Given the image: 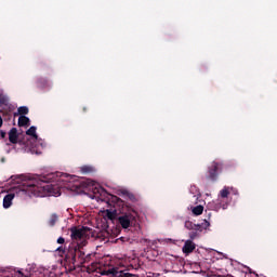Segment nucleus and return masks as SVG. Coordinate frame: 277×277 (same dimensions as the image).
<instances>
[{
	"label": "nucleus",
	"mask_w": 277,
	"mask_h": 277,
	"mask_svg": "<svg viewBox=\"0 0 277 277\" xmlns=\"http://www.w3.org/2000/svg\"><path fill=\"white\" fill-rule=\"evenodd\" d=\"M222 172V162L213 161L208 167V174L206 175L207 181H211V183H215L217 181V174Z\"/></svg>",
	"instance_id": "nucleus-5"
},
{
	"label": "nucleus",
	"mask_w": 277,
	"mask_h": 277,
	"mask_svg": "<svg viewBox=\"0 0 277 277\" xmlns=\"http://www.w3.org/2000/svg\"><path fill=\"white\" fill-rule=\"evenodd\" d=\"M3 127V118L0 116V128Z\"/></svg>",
	"instance_id": "nucleus-29"
},
{
	"label": "nucleus",
	"mask_w": 277,
	"mask_h": 277,
	"mask_svg": "<svg viewBox=\"0 0 277 277\" xmlns=\"http://www.w3.org/2000/svg\"><path fill=\"white\" fill-rule=\"evenodd\" d=\"M9 142L11 144H19V146H29V141L25 142L23 140H18V130L16 128H12L10 130Z\"/></svg>",
	"instance_id": "nucleus-6"
},
{
	"label": "nucleus",
	"mask_w": 277,
	"mask_h": 277,
	"mask_svg": "<svg viewBox=\"0 0 277 277\" xmlns=\"http://www.w3.org/2000/svg\"><path fill=\"white\" fill-rule=\"evenodd\" d=\"M1 163H5V158H1Z\"/></svg>",
	"instance_id": "nucleus-31"
},
{
	"label": "nucleus",
	"mask_w": 277,
	"mask_h": 277,
	"mask_svg": "<svg viewBox=\"0 0 277 277\" xmlns=\"http://www.w3.org/2000/svg\"><path fill=\"white\" fill-rule=\"evenodd\" d=\"M189 237H190V239H196V237H198V230H196V232H190V233H189Z\"/></svg>",
	"instance_id": "nucleus-24"
},
{
	"label": "nucleus",
	"mask_w": 277,
	"mask_h": 277,
	"mask_svg": "<svg viewBox=\"0 0 277 277\" xmlns=\"http://www.w3.org/2000/svg\"><path fill=\"white\" fill-rule=\"evenodd\" d=\"M71 237V246H85L88 243V237H90V227H77L72 226L69 229Z\"/></svg>",
	"instance_id": "nucleus-3"
},
{
	"label": "nucleus",
	"mask_w": 277,
	"mask_h": 277,
	"mask_svg": "<svg viewBox=\"0 0 277 277\" xmlns=\"http://www.w3.org/2000/svg\"><path fill=\"white\" fill-rule=\"evenodd\" d=\"M1 105H8V96L4 94H0V106Z\"/></svg>",
	"instance_id": "nucleus-21"
},
{
	"label": "nucleus",
	"mask_w": 277,
	"mask_h": 277,
	"mask_svg": "<svg viewBox=\"0 0 277 277\" xmlns=\"http://www.w3.org/2000/svg\"><path fill=\"white\" fill-rule=\"evenodd\" d=\"M118 213H120V210H118V208L106 210V217L114 221L116 220V217H118Z\"/></svg>",
	"instance_id": "nucleus-11"
},
{
	"label": "nucleus",
	"mask_w": 277,
	"mask_h": 277,
	"mask_svg": "<svg viewBox=\"0 0 277 277\" xmlns=\"http://www.w3.org/2000/svg\"><path fill=\"white\" fill-rule=\"evenodd\" d=\"M26 135H30V137H34L35 140H38V134H36V127L31 126L27 131Z\"/></svg>",
	"instance_id": "nucleus-17"
},
{
	"label": "nucleus",
	"mask_w": 277,
	"mask_h": 277,
	"mask_svg": "<svg viewBox=\"0 0 277 277\" xmlns=\"http://www.w3.org/2000/svg\"><path fill=\"white\" fill-rule=\"evenodd\" d=\"M37 85H38V88H47V85H49V81L44 78H40L37 81Z\"/></svg>",
	"instance_id": "nucleus-18"
},
{
	"label": "nucleus",
	"mask_w": 277,
	"mask_h": 277,
	"mask_svg": "<svg viewBox=\"0 0 277 277\" xmlns=\"http://www.w3.org/2000/svg\"><path fill=\"white\" fill-rule=\"evenodd\" d=\"M87 110H88V108L84 107V108H83V111H87Z\"/></svg>",
	"instance_id": "nucleus-33"
},
{
	"label": "nucleus",
	"mask_w": 277,
	"mask_h": 277,
	"mask_svg": "<svg viewBox=\"0 0 277 277\" xmlns=\"http://www.w3.org/2000/svg\"><path fill=\"white\" fill-rule=\"evenodd\" d=\"M85 246H75L71 245L66 253V259H69V263H72L75 267H81L83 265V256L85 251L83 248Z\"/></svg>",
	"instance_id": "nucleus-4"
},
{
	"label": "nucleus",
	"mask_w": 277,
	"mask_h": 277,
	"mask_svg": "<svg viewBox=\"0 0 277 277\" xmlns=\"http://www.w3.org/2000/svg\"><path fill=\"white\" fill-rule=\"evenodd\" d=\"M57 243H60L61 246H64V243H66V239H64V237H60L57 240H56Z\"/></svg>",
	"instance_id": "nucleus-25"
},
{
	"label": "nucleus",
	"mask_w": 277,
	"mask_h": 277,
	"mask_svg": "<svg viewBox=\"0 0 277 277\" xmlns=\"http://www.w3.org/2000/svg\"><path fill=\"white\" fill-rule=\"evenodd\" d=\"M230 194V192H228V188H223L221 192H220V196L221 198H228V195Z\"/></svg>",
	"instance_id": "nucleus-20"
},
{
	"label": "nucleus",
	"mask_w": 277,
	"mask_h": 277,
	"mask_svg": "<svg viewBox=\"0 0 277 277\" xmlns=\"http://www.w3.org/2000/svg\"><path fill=\"white\" fill-rule=\"evenodd\" d=\"M119 196H123L124 198H129V200H135V195L133 193H129L127 189L119 190Z\"/></svg>",
	"instance_id": "nucleus-13"
},
{
	"label": "nucleus",
	"mask_w": 277,
	"mask_h": 277,
	"mask_svg": "<svg viewBox=\"0 0 277 277\" xmlns=\"http://www.w3.org/2000/svg\"><path fill=\"white\" fill-rule=\"evenodd\" d=\"M209 226H211V223H209L207 220H205L201 224H194L192 221H186L185 222V228H187V230H199L200 233H202V230L209 228Z\"/></svg>",
	"instance_id": "nucleus-7"
},
{
	"label": "nucleus",
	"mask_w": 277,
	"mask_h": 277,
	"mask_svg": "<svg viewBox=\"0 0 277 277\" xmlns=\"http://www.w3.org/2000/svg\"><path fill=\"white\" fill-rule=\"evenodd\" d=\"M217 205L220 206L221 209H228V203H222V199L217 200Z\"/></svg>",
	"instance_id": "nucleus-23"
},
{
	"label": "nucleus",
	"mask_w": 277,
	"mask_h": 277,
	"mask_svg": "<svg viewBox=\"0 0 277 277\" xmlns=\"http://www.w3.org/2000/svg\"><path fill=\"white\" fill-rule=\"evenodd\" d=\"M57 252H60L61 254H66V248H64V247H58L57 249Z\"/></svg>",
	"instance_id": "nucleus-26"
},
{
	"label": "nucleus",
	"mask_w": 277,
	"mask_h": 277,
	"mask_svg": "<svg viewBox=\"0 0 277 277\" xmlns=\"http://www.w3.org/2000/svg\"><path fill=\"white\" fill-rule=\"evenodd\" d=\"M19 276H23V273L22 272H18Z\"/></svg>",
	"instance_id": "nucleus-32"
},
{
	"label": "nucleus",
	"mask_w": 277,
	"mask_h": 277,
	"mask_svg": "<svg viewBox=\"0 0 277 277\" xmlns=\"http://www.w3.org/2000/svg\"><path fill=\"white\" fill-rule=\"evenodd\" d=\"M196 250V243L192 240H186L184 247H183V252L184 254H192Z\"/></svg>",
	"instance_id": "nucleus-10"
},
{
	"label": "nucleus",
	"mask_w": 277,
	"mask_h": 277,
	"mask_svg": "<svg viewBox=\"0 0 277 277\" xmlns=\"http://www.w3.org/2000/svg\"><path fill=\"white\" fill-rule=\"evenodd\" d=\"M29 117L22 115L18 118V127H29Z\"/></svg>",
	"instance_id": "nucleus-12"
},
{
	"label": "nucleus",
	"mask_w": 277,
	"mask_h": 277,
	"mask_svg": "<svg viewBox=\"0 0 277 277\" xmlns=\"http://www.w3.org/2000/svg\"><path fill=\"white\" fill-rule=\"evenodd\" d=\"M39 66H47V64H44L43 62L39 63Z\"/></svg>",
	"instance_id": "nucleus-30"
},
{
	"label": "nucleus",
	"mask_w": 277,
	"mask_h": 277,
	"mask_svg": "<svg viewBox=\"0 0 277 277\" xmlns=\"http://www.w3.org/2000/svg\"><path fill=\"white\" fill-rule=\"evenodd\" d=\"M119 239H120V241H122V242L129 241V238H127V237H120Z\"/></svg>",
	"instance_id": "nucleus-28"
},
{
	"label": "nucleus",
	"mask_w": 277,
	"mask_h": 277,
	"mask_svg": "<svg viewBox=\"0 0 277 277\" xmlns=\"http://www.w3.org/2000/svg\"><path fill=\"white\" fill-rule=\"evenodd\" d=\"M81 172L83 174H90V172H94V168H92L90 166H83V167H81Z\"/></svg>",
	"instance_id": "nucleus-19"
},
{
	"label": "nucleus",
	"mask_w": 277,
	"mask_h": 277,
	"mask_svg": "<svg viewBox=\"0 0 277 277\" xmlns=\"http://www.w3.org/2000/svg\"><path fill=\"white\" fill-rule=\"evenodd\" d=\"M15 197L16 195L14 193L6 194L3 198V209H10L12 207V200H14Z\"/></svg>",
	"instance_id": "nucleus-9"
},
{
	"label": "nucleus",
	"mask_w": 277,
	"mask_h": 277,
	"mask_svg": "<svg viewBox=\"0 0 277 277\" xmlns=\"http://www.w3.org/2000/svg\"><path fill=\"white\" fill-rule=\"evenodd\" d=\"M58 220H60V216L57 215V213H52L48 221L49 226H55Z\"/></svg>",
	"instance_id": "nucleus-15"
},
{
	"label": "nucleus",
	"mask_w": 277,
	"mask_h": 277,
	"mask_svg": "<svg viewBox=\"0 0 277 277\" xmlns=\"http://www.w3.org/2000/svg\"><path fill=\"white\" fill-rule=\"evenodd\" d=\"M93 194H98L101 198H106V202L108 207H113V209H118L119 216L117 217L119 224L123 228H131V226H135L137 222V211L133 209L129 203L124 200L120 199L116 195H109L105 188L98 186L93 188Z\"/></svg>",
	"instance_id": "nucleus-1"
},
{
	"label": "nucleus",
	"mask_w": 277,
	"mask_h": 277,
	"mask_svg": "<svg viewBox=\"0 0 277 277\" xmlns=\"http://www.w3.org/2000/svg\"><path fill=\"white\" fill-rule=\"evenodd\" d=\"M29 114V108L27 106H21L17 108V113L14 116H27Z\"/></svg>",
	"instance_id": "nucleus-14"
},
{
	"label": "nucleus",
	"mask_w": 277,
	"mask_h": 277,
	"mask_svg": "<svg viewBox=\"0 0 277 277\" xmlns=\"http://www.w3.org/2000/svg\"><path fill=\"white\" fill-rule=\"evenodd\" d=\"M203 211H205V207L202 206H196L192 209V212L194 215H202Z\"/></svg>",
	"instance_id": "nucleus-16"
},
{
	"label": "nucleus",
	"mask_w": 277,
	"mask_h": 277,
	"mask_svg": "<svg viewBox=\"0 0 277 277\" xmlns=\"http://www.w3.org/2000/svg\"><path fill=\"white\" fill-rule=\"evenodd\" d=\"M108 274L113 277H135L136 275L131 274L126 271H120V268H110L108 269Z\"/></svg>",
	"instance_id": "nucleus-8"
},
{
	"label": "nucleus",
	"mask_w": 277,
	"mask_h": 277,
	"mask_svg": "<svg viewBox=\"0 0 277 277\" xmlns=\"http://www.w3.org/2000/svg\"><path fill=\"white\" fill-rule=\"evenodd\" d=\"M5 135H6L5 132H3V131L0 132V137H2V140L5 138Z\"/></svg>",
	"instance_id": "nucleus-27"
},
{
	"label": "nucleus",
	"mask_w": 277,
	"mask_h": 277,
	"mask_svg": "<svg viewBox=\"0 0 277 277\" xmlns=\"http://www.w3.org/2000/svg\"><path fill=\"white\" fill-rule=\"evenodd\" d=\"M91 259H92V254L88 253L85 255V253H84V255H83V265H85V263H90Z\"/></svg>",
	"instance_id": "nucleus-22"
},
{
	"label": "nucleus",
	"mask_w": 277,
	"mask_h": 277,
	"mask_svg": "<svg viewBox=\"0 0 277 277\" xmlns=\"http://www.w3.org/2000/svg\"><path fill=\"white\" fill-rule=\"evenodd\" d=\"M24 185H26V190L29 192V194L39 198H44L48 194H54L53 185L48 184L47 180L35 177L24 183Z\"/></svg>",
	"instance_id": "nucleus-2"
}]
</instances>
